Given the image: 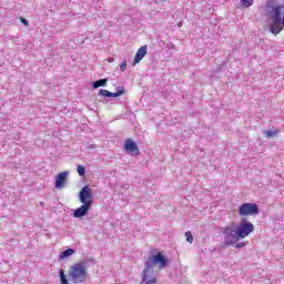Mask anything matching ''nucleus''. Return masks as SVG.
I'll return each instance as SVG.
<instances>
[{
	"label": "nucleus",
	"instance_id": "1",
	"mask_svg": "<svg viewBox=\"0 0 284 284\" xmlns=\"http://www.w3.org/2000/svg\"><path fill=\"white\" fill-rule=\"evenodd\" d=\"M266 14L270 19L268 30L274 37L284 31V2L278 0H267Z\"/></svg>",
	"mask_w": 284,
	"mask_h": 284
},
{
	"label": "nucleus",
	"instance_id": "2",
	"mask_svg": "<svg viewBox=\"0 0 284 284\" xmlns=\"http://www.w3.org/2000/svg\"><path fill=\"white\" fill-rule=\"evenodd\" d=\"M59 274L60 284L85 283V281H88V261H81L70 266L69 275H65V271H63V268L59 271Z\"/></svg>",
	"mask_w": 284,
	"mask_h": 284
},
{
	"label": "nucleus",
	"instance_id": "3",
	"mask_svg": "<svg viewBox=\"0 0 284 284\" xmlns=\"http://www.w3.org/2000/svg\"><path fill=\"white\" fill-rule=\"evenodd\" d=\"M154 265H159L160 268L165 267V265H168V258L165 257V255L162 253H158L149 257L146 262V267L142 273L143 282L148 281V274H152V267H154Z\"/></svg>",
	"mask_w": 284,
	"mask_h": 284
},
{
	"label": "nucleus",
	"instance_id": "4",
	"mask_svg": "<svg viewBox=\"0 0 284 284\" xmlns=\"http://www.w3.org/2000/svg\"><path fill=\"white\" fill-rule=\"evenodd\" d=\"M222 234L224 236V245H236L239 241H241V237L239 236V232L236 231V226L234 224H231L229 226H225L222 230Z\"/></svg>",
	"mask_w": 284,
	"mask_h": 284
},
{
	"label": "nucleus",
	"instance_id": "5",
	"mask_svg": "<svg viewBox=\"0 0 284 284\" xmlns=\"http://www.w3.org/2000/svg\"><path fill=\"white\" fill-rule=\"evenodd\" d=\"M237 231V235L240 236V241L245 239L254 232V224L247 220H242L239 225L235 226Z\"/></svg>",
	"mask_w": 284,
	"mask_h": 284
},
{
	"label": "nucleus",
	"instance_id": "6",
	"mask_svg": "<svg viewBox=\"0 0 284 284\" xmlns=\"http://www.w3.org/2000/svg\"><path fill=\"white\" fill-rule=\"evenodd\" d=\"M240 216H254L258 214V206L254 203H244L239 209Z\"/></svg>",
	"mask_w": 284,
	"mask_h": 284
},
{
	"label": "nucleus",
	"instance_id": "7",
	"mask_svg": "<svg viewBox=\"0 0 284 284\" xmlns=\"http://www.w3.org/2000/svg\"><path fill=\"white\" fill-rule=\"evenodd\" d=\"M80 203L84 204L89 203V206H92V189L89 186L82 187V190L79 193Z\"/></svg>",
	"mask_w": 284,
	"mask_h": 284
},
{
	"label": "nucleus",
	"instance_id": "8",
	"mask_svg": "<svg viewBox=\"0 0 284 284\" xmlns=\"http://www.w3.org/2000/svg\"><path fill=\"white\" fill-rule=\"evenodd\" d=\"M68 176H70V171L61 172L55 176V190H63L68 183Z\"/></svg>",
	"mask_w": 284,
	"mask_h": 284
},
{
	"label": "nucleus",
	"instance_id": "9",
	"mask_svg": "<svg viewBox=\"0 0 284 284\" xmlns=\"http://www.w3.org/2000/svg\"><path fill=\"white\" fill-rule=\"evenodd\" d=\"M92 206H90V203L82 204L80 207H78L73 212V217L74 219H83V216H87V214L90 212Z\"/></svg>",
	"mask_w": 284,
	"mask_h": 284
},
{
	"label": "nucleus",
	"instance_id": "10",
	"mask_svg": "<svg viewBox=\"0 0 284 284\" xmlns=\"http://www.w3.org/2000/svg\"><path fill=\"white\" fill-rule=\"evenodd\" d=\"M123 94H125V90H123V88H119L118 92H110L105 89H101L99 91V97H106L109 99H116V97H123Z\"/></svg>",
	"mask_w": 284,
	"mask_h": 284
},
{
	"label": "nucleus",
	"instance_id": "11",
	"mask_svg": "<svg viewBox=\"0 0 284 284\" xmlns=\"http://www.w3.org/2000/svg\"><path fill=\"white\" fill-rule=\"evenodd\" d=\"M124 150L129 154H139V145H136V142L132 141V139L125 140Z\"/></svg>",
	"mask_w": 284,
	"mask_h": 284
},
{
	"label": "nucleus",
	"instance_id": "12",
	"mask_svg": "<svg viewBox=\"0 0 284 284\" xmlns=\"http://www.w3.org/2000/svg\"><path fill=\"white\" fill-rule=\"evenodd\" d=\"M148 54V47H141L134 58L133 65L141 63L142 59Z\"/></svg>",
	"mask_w": 284,
	"mask_h": 284
},
{
	"label": "nucleus",
	"instance_id": "13",
	"mask_svg": "<svg viewBox=\"0 0 284 284\" xmlns=\"http://www.w3.org/2000/svg\"><path fill=\"white\" fill-rule=\"evenodd\" d=\"M77 251L74 248H69L61 252L58 256V261H65V258H70Z\"/></svg>",
	"mask_w": 284,
	"mask_h": 284
},
{
	"label": "nucleus",
	"instance_id": "14",
	"mask_svg": "<svg viewBox=\"0 0 284 284\" xmlns=\"http://www.w3.org/2000/svg\"><path fill=\"white\" fill-rule=\"evenodd\" d=\"M106 84H108V79H101V80L93 82L92 85L94 89H97V88H105Z\"/></svg>",
	"mask_w": 284,
	"mask_h": 284
},
{
	"label": "nucleus",
	"instance_id": "15",
	"mask_svg": "<svg viewBox=\"0 0 284 284\" xmlns=\"http://www.w3.org/2000/svg\"><path fill=\"white\" fill-rule=\"evenodd\" d=\"M263 133L266 136V139H272L278 134V130H265Z\"/></svg>",
	"mask_w": 284,
	"mask_h": 284
},
{
	"label": "nucleus",
	"instance_id": "16",
	"mask_svg": "<svg viewBox=\"0 0 284 284\" xmlns=\"http://www.w3.org/2000/svg\"><path fill=\"white\" fill-rule=\"evenodd\" d=\"M77 172H78L79 176H85V166L79 164L77 168Z\"/></svg>",
	"mask_w": 284,
	"mask_h": 284
},
{
	"label": "nucleus",
	"instance_id": "17",
	"mask_svg": "<svg viewBox=\"0 0 284 284\" xmlns=\"http://www.w3.org/2000/svg\"><path fill=\"white\" fill-rule=\"evenodd\" d=\"M242 6H244V8H250L251 6H254V0H242Z\"/></svg>",
	"mask_w": 284,
	"mask_h": 284
},
{
	"label": "nucleus",
	"instance_id": "18",
	"mask_svg": "<svg viewBox=\"0 0 284 284\" xmlns=\"http://www.w3.org/2000/svg\"><path fill=\"white\" fill-rule=\"evenodd\" d=\"M126 68H128V61L123 60L120 64L121 72H125Z\"/></svg>",
	"mask_w": 284,
	"mask_h": 284
},
{
	"label": "nucleus",
	"instance_id": "19",
	"mask_svg": "<svg viewBox=\"0 0 284 284\" xmlns=\"http://www.w3.org/2000/svg\"><path fill=\"white\" fill-rule=\"evenodd\" d=\"M185 236H186L187 243H192V241H194V237L192 236V232L187 231L185 233Z\"/></svg>",
	"mask_w": 284,
	"mask_h": 284
},
{
	"label": "nucleus",
	"instance_id": "20",
	"mask_svg": "<svg viewBox=\"0 0 284 284\" xmlns=\"http://www.w3.org/2000/svg\"><path fill=\"white\" fill-rule=\"evenodd\" d=\"M148 278H150V273H148ZM144 281L145 284H156V278H151V280H148Z\"/></svg>",
	"mask_w": 284,
	"mask_h": 284
},
{
	"label": "nucleus",
	"instance_id": "21",
	"mask_svg": "<svg viewBox=\"0 0 284 284\" xmlns=\"http://www.w3.org/2000/svg\"><path fill=\"white\" fill-rule=\"evenodd\" d=\"M235 247H237V250H241V247H245V244L241 242V243H237Z\"/></svg>",
	"mask_w": 284,
	"mask_h": 284
},
{
	"label": "nucleus",
	"instance_id": "22",
	"mask_svg": "<svg viewBox=\"0 0 284 284\" xmlns=\"http://www.w3.org/2000/svg\"><path fill=\"white\" fill-rule=\"evenodd\" d=\"M21 23H23V26H28V24H29V23H28V20L24 19V18H21Z\"/></svg>",
	"mask_w": 284,
	"mask_h": 284
},
{
	"label": "nucleus",
	"instance_id": "23",
	"mask_svg": "<svg viewBox=\"0 0 284 284\" xmlns=\"http://www.w3.org/2000/svg\"><path fill=\"white\" fill-rule=\"evenodd\" d=\"M109 63H112V61H114V59L110 58L108 59Z\"/></svg>",
	"mask_w": 284,
	"mask_h": 284
}]
</instances>
